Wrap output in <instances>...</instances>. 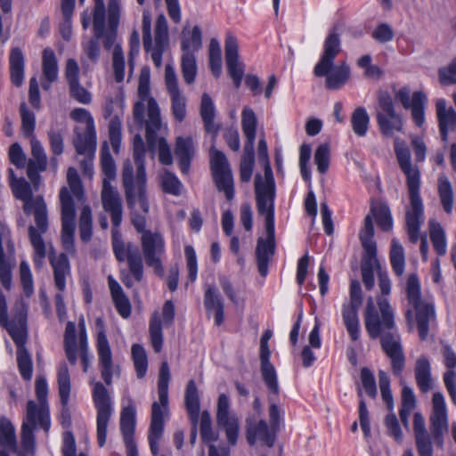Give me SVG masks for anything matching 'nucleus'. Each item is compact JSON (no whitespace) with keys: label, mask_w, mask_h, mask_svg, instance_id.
Instances as JSON below:
<instances>
[{"label":"nucleus","mask_w":456,"mask_h":456,"mask_svg":"<svg viewBox=\"0 0 456 456\" xmlns=\"http://www.w3.org/2000/svg\"><path fill=\"white\" fill-rule=\"evenodd\" d=\"M257 212L265 216V238L259 237L256 248L257 269L262 277L268 273V265L275 253L274 198L275 183L273 171L267 168L266 177L255 176Z\"/></svg>","instance_id":"nucleus-1"},{"label":"nucleus","mask_w":456,"mask_h":456,"mask_svg":"<svg viewBox=\"0 0 456 456\" xmlns=\"http://www.w3.org/2000/svg\"><path fill=\"white\" fill-rule=\"evenodd\" d=\"M395 154L398 165L406 176L410 204L406 208V228L410 240L416 243L419 239V229L424 222V205L419 195L420 173L411 163V155L406 142L399 138L394 142Z\"/></svg>","instance_id":"nucleus-2"},{"label":"nucleus","mask_w":456,"mask_h":456,"mask_svg":"<svg viewBox=\"0 0 456 456\" xmlns=\"http://www.w3.org/2000/svg\"><path fill=\"white\" fill-rule=\"evenodd\" d=\"M11 189L14 197L23 202L24 213L34 215L36 225L28 226V238L34 249V265L40 269L46 256V246L42 238L48 230L46 204L42 195L33 196L32 186L24 178H20Z\"/></svg>","instance_id":"nucleus-3"},{"label":"nucleus","mask_w":456,"mask_h":456,"mask_svg":"<svg viewBox=\"0 0 456 456\" xmlns=\"http://www.w3.org/2000/svg\"><path fill=\"white\" fill-rule=\"evenodd\" d=\"M340 52L339 35L331 31L324 41L323 53L314 68L316 77H326L325 87L330 90L340 89L350 78V67L346 62L341 61L334 67V60Z\"/></svg>","instance_id":"nucleus-4"},{"label":"nucleus","mask_w":456,"mask_h":456,"mask_svg":"<svg viewBox=\"0 0 456 456\" xmlns=\"http://www.w3.org/2000/svg\"><path fill=\"white\" fill-rule=\"evenodd\" d=\"M170 370L167 362L160 365L158 379L159 402L151 405V425L148 433V441L152 455L159 452V441L164 432V418L168 414V384Z\"/></svg>","instance_id":"nucleus-5"},{"label":"nucleus","mask_w":456,"mask_h":456,"mask_svg":"<svg viewBox=\"0 0 456 456\" xmlns=\"http://www.w3.org/2000/svg\"><path fill=\"white\" fill-rule=\"evenodd\" d=\"M127 208L131 212L132 223L135 230L143 235L146 230V215L150 205L147 195V183H134L130 171L126 170L122 183Z\"/></svg>","instance_id":"nucleus-6"},{"label":"nucleus","mask_w":456,"mask_h":456,"mask_svg":"<svg viewBox=\"0 0 456 456\" xmlns=\"http://www.w3.org/2000/svg\"><path fill=\"white\" fill-rule=\"evenodd\" d=\"M378 308H375L371 297L368 299L364 324L369 336L371 338H378L384 334L395 330V313L385 297L378 298Z\"/></svg>","instance_id":"nucleus-7"},{"label":"nucleus","mask_w":456,"mask_h":456,"mask_svg":"<svg viewBox=\"0 0 456 456\" xmlns=\"http://www.w3.org/2000/svg\"><path fill=\"white\" fill-rule=\"evenodd\" d=\"M142 41L146 52H151V60L156 67L162 64V54L168 43V26L163 14L158 16L154 29L155 45H152L151 38V17L148 11L142 14Z\"/></svg>","instance_id":"nucleus-8"},{"label":"nucleus","mask_w":456,"mask_h":456,"mask_svg":"<svg viewBox=\"0 0 456 456\" xmlns=\"http://www.w3.org/2000/svg\"><path fill=\"white\" fill-rule=\"evenodd\" d=\"M256 124V117L253 110L245 107L241 112V127L246 137V142L240 165V178L243 183L249 182L253 174Z\"/></svg>","instance_id":"nucleus-9"},{"label":"nucleus","mask_w":456,"mask_h":456,"mask_svg":"<svg viewBox=\"0 0 456 456\" xmlns=\"http://www.w3.org/2000/svg\"><path fill=\"white\" fill-rule=\"evenodd\" d=\"M92 399L96 409V435L99 447H103L107 439V428L113 413L110 390L100 381L94 382Z\"/></svg>","instance_id":"nucleus-10"},{"label":"nucleus","mask_w":456,"mask_h":456,"mask_svg":"<svg viewBox=\"0 0 456 456\" xmlns=\"http://www.w3.org/2000/svg\"><path fill=\"white\" fill-rule=\"evenodd\" d=\"M405 291L409 305L416 311L419 337L425 340L428 334L429 322L435 317L434 306L421 299L420 284L416 274L408 277Z\"/></svg>","instance_id":"nucleus-11"},{"label":"nucleus","mask_w":456,"mask_h":456,"mask_svg":"<svg viewBox=\"0 0 456 456\" xmlns=\"http://www.w3.org/2000/svg\"><path fill=\"white\" fill-rule=\"evenodd\" d=\"M70 118L77 123L74 138L77 152H92L96 149V132L92 115L86 109L77 108L70 112Z\"/></svg>","instance_id":"nucleus-12"},{"label":"nucleus","mask_w":456,"mask_h":456,"mask_svg":"<svg viewBox=\"0 0 456 456\" xmlns=\"http://www.w3.org/2000/svg\"><path fill=\"white\" fill-rule=\"evenodd\" d=\"M210 167L217 190L224 192L227 200L234 198V182L232 169L224 152L214 146L210 149Z\"/></svg>","instance_id":"nucleus-13"},{"label":"nucleus","mask_w":456,"mask_h":456,"mask_svg":"<svg viewBox=\"0 0 456 456\" xmlns=\"http://www.w3.org/2000/svg\"><path fill=\"white\" fill-rule=\"evenodd\" d=\"M112 248L114 255L118 262L128 263L129 271L137 281L143 278V265L138 248L132 243L126 244L122 240L119 230L113 227L111 231Z\"/></svg>","instance_id":"nucleus-14"},{"label":"nucleus","mask_w":456,"mask_h":456,"mask_svg":"<svg viewBox=\"0 0 456 456\" xmlns=\"http://www.w3.org/2000/svg\"><path fill=\"white\" fill-rule=\"evenodd\" d=\"M141 245L146 265L158 276L163 277L162 256L165 254V241L162 235L152 231L145 232L141 237Z\"/></svg>","instance_id":"nucleus-15"},{"label":"nucleus","mask_w":456,"mask_h":456,"mask_svg":"<svg viewBox=\"0 0 456 456\" xmlns=\"http://www.w3.org/2000/svg\"><path fill=\"white\" fill-rule=\"evenodd\" d=\"M61 211V242L64 249L69 253L75 252L74 233L76 210L72 197L67 188L60 191Z\"/></svg>","instance_id":"nucleus-16"},{"label":"nucleus","mask_w":456,"mask_h":456,"mask_svg":"<svg viewBox=\"0 0 456 456\" xmlns=\"http://www.w3.org/2000/svg\"><path fill=\"white\" fill-rule=\"evenodd\" d=\"M216 423L225 432L230 445H235L240 432V422L237 415L230 411V400L225 394H221L217 399Z\"/></svg>","instance_id":"nucleus-17"},{"label":"nucleus","mask_w":456,"mask_h":456,"mask_svg":"<svg viewBox=\"0 0 456 456\" xmlns=\"http://www.w3.org/2000/svg\"><path fill=\"white\" fill-rule=\"evenodd\" d=\"M144 102H136L134 106V118L139 126L145 123L146 139L149 144H153L156 140V133L160 129V111L157 102L150 98L147 103V119L144 120Z\"/></svg>","instance_id":"nucleus-18"},{"label":"nucleus","mask_w":456,"mask_h":456,"mask_svg":"<svg viewBox=\"0 0 456 456\" xmlns=\"http://www.w3.org/2000/svg\"><path fill=\"white\" fill-rule=\"evenodd\" d=\"M106 25V10L103 0H94L93 10V29L94 38L83 45V50L86 56L96 62L100 56L99 40L103 37V30Z\"/></svg>","instance_id":"nucleus-19"},{"label":"nucleus","mask_w":456,"mask_h":456,"mask_svg":"<svg viewBox=\"0 0 456 456\" xmlns=\"http://www.w3.org/2000/svg\"><path fill=\"white\" fill-rule=\"evenodd\" d=\"M97 352L102 379L106 386H111L113 376L118 377L120 369L118 365L113 363L111 349L103 330L98 332Z\"/></svg>","instance_id":"nucleus-20"},{"label":"nucleus","mask_w":456,"mask_h":456,"mask_svg":"<svg viewBox=\"0 0 456 456\" xmlns=\"http://www.w3.org/2000/svg\"><path fill=\"white\" fill-rule=\"evenodd\" d=\"M165 85L171 99V109L175 118L182 122L186 116V98L179 89L175 69L167 64L165 67Z\"/></svg>","instance_id":"nucleus-21"},{"label":"nucleus","mask_w":456,"mask_h":456,"mask_svg":"<svg viewBox=\"0 0 456 456\" xmlns=\"http://www.w3.org/2000/svg\"><path fill=\"white\" fill-rule=\"evenodd\" d=\"M430 429L434 438L442 443L443 436L448 432V413L444 396L441 392H436L432 397V412L430 414Z\"/></svg>","instance_id":"nucleus-22"},{"label":"nucleus","mask_w":456,"mask_h":456,"mask_svg":"<svg viewBox=\"0 0 456 456\" xmlns=\"http://www.w3.org/2000/svg\"><path fill=\"white\" fill-rule=\"evenodd\" d=\"M379 338L384 353L391 360L394 374L399 375L405 365V356L399 334L394 330Z\"/></svg>","instance_id":"nucleus-23"},{"label":"nucleus","mask_w":456,"mask_h":456,"mask_svg":"<svg viewBox=\"0 0 456 456\" xmlns=\"http://www.w3.org/2000/svg\"><path fill=\"white\" fill-rule=\"evenodd\" d=\"M31 159H28L27 175L35 191L38 190L41 183L40 172L47 168V156L44 147L37 137L30 140Z\"/></svg>","instance_id":"nucleus-24"},{"label":"nucleus","mask_w":456,"mask_h":456,"mask_svg":"<svg viewBox=\"0 0 456 456\" xmlns=\"http://www.w3.org/2000/svg\"><path fill=\"white\" fill-rule=\"evenodd\" d=\"M101 199L104 211L110 216L113 227L118 228L123 216L122 199L118 191L111 185L110 181L103 183Z\"/></svg>","instance_id":"nucleus-25"},{"label":"nucleus","mask_w":456,"mask_h":456,"mask_svg":"<svg viewBox=\"0 0 456 456\" xmlns=\"http://www.w3.org/2000/svg\"><path fill=\"white\" fill-rule=\"evenodd\" d=\"M11 320H8L7 304L4 293L0 290V326L4 328L12 337L27 330V309L20 305Z\"/></svg>","instance_id":"nucleus-26"},{"label":"nucleus","mask_w":456,"mask_h":456,"mask_svg":"<svg viewBox=\"0 0 456 456\" xmlns=\"http://www.w3.org/2000/svg\"><path fill=\"white\" fill-rule=\"evenodd\" d=\"M224 50L228 73L233 80L234 86L239 88L244 75V64L239 61V45L234 36L226 35Z\"/></svg>","instance_id":"nucleus-27"},{"label":"nucleus","mask_w":456,"mask_h":456,"mask_svg":"<svg viewBox=\"0 0 456 456\" xmlns=\"http://www.w3.org/2000/svg\"><path fill=\"white\" fill-rule=\"evenodd\" d=\"M134 159L136 165V173H134V167L129 160H126L123 165L122 169V183H124V175L126 171H130V176L134 183H147L145 165H144V142L140 134H136L133 142Z\"/></svg>","instance_id":"nucleus-28"},{"label":"nucleus","mask_w":456,"mask_h":456,"mask_svg":"<svg viewBox=\"0 0 456 456\" xmlns=\"http://www.w3.org/2000/svg\"><path fill=\"white\" fill-rule=\"evenodd\" d=\"M276 429L268 427L265 420L261 419L256 422H247V441L253 445L256 442L268 447H273L276 439Z\"/></svg>","instance_id":"nucleus-29"},{"label":"nucleus","mask_w":456,"mask_h":456,"mask_svg":"<svg viewBox=\"0 0 456 456\" xmlns=\"http://www.w3.org/2000/svg\"><path fill=\"white\" fill-rule=\"evenodd\" d=\"M17 346V365L24 380H30L33 372V362L30 354L26 348L27 330L11 337Z\"/></svg>","instance_id":"nucleus-30"},{"label":"nucleus","mask_w":456,"mask_h":456,"mask_svg":"<svg viewBox=\"0 0 456 456\" xmlns=\"http://www.w3.org/2000/svg\"><path fill=\"white\" fill-rule=\"evenodd\" d=\"M22 424H28L34 428H40L48 432L51 426L49 406L29 400L27 403L26 416Z\"/></svg>","instance_id":"nucleus-31"},{"label":"nucleus","mask_w":456,"mask_h":456,"mask_svg":"<svg viewBox=\"0 0 456 456\" xmlns=\"http://www.w3.org/2000/svg\"><path fill=\"white\" fill-rule=\"evenodd\" d=\"M6 231V227L0 224V282L3 287L10 290L12 288V267L13 264L10 260V256L14 253V246L12 243L7 244V250L9 256H7L4 251L3 247V236L4 235Z\"/></svg>","instance_id":"nucleus-32"},{"label":"nucleus","mask_w":456,"mask_h":456,"mask_svg":"<svg viewBox=\"0 0 456 456\" xmlns=\"http://www.w3.org/2000/svg\"><path fill=\"white\" fill-rule=\"evenodd\" d=\"M195 154V144L191 137L179 136L175 141V157L182 174L187 175Z\"/></svg>","instance_id":"nucleus-33"},{"label":"nucleus","mask_w":456,"mask_h":456,"mask_svg":"<svg viewBox=\"0 0 456 456\" xmlns=\"http://www.w3.org/2000/svg\"><path fill=\"white\" fill-rule=\"evenodd\" d=\"M121 13V4L119 0H110L108 3V29L103 30V45L106 49H110L117 37V29L119 24Z\"/></svg>","instance_id":"nucleus-34"},{"label":"nucleus","mask_w":456,"mask_h":456,"mask_svg":"<svg viewBox=\"0 0 456 456\" xmlns=\"http://www.w3.org/2000/svg\"><path fill=\"white\" fill-rule=\"evenodd\" d=\"M436 115L439 122V130L443 142L448 140L449 128L454 127L456 125V111L452 108H446V102L439 99L436 104Z\"/></svg>","instance_id":"nucleus-35"},{"label":"nucleus","mask_w":456,"mask_h":456,"mask_svg":"<svg viewBox=\"0 0 456 456\" xmlns=\"http://www.w3.org/2000/svg\"><path fill=\"white\" fill-rule=\"evenodd\" d=\"M215 110V105L211 97L208 94L204 93L201 96L200 116L206 131L213 134V141H215L220 129V126L216 124L214 121Z\"/></svg>","instance_id":"nucleus-36"},{"label":"nucleus","mask_w":456,"mask_h":456,"mask_svg":"<svg viewBox=\"0 0 456 456\" xmlns=\"http://www.w3.org/2000/svg\"><path fill=\"white\" fill-rule=\"evenodd\" d=\"M202 46V33L199 26L191 29L185 26L181 33V49L183 53H193Z\"/></svg>","instance_id":"nucleus-37"},{"label":"nucleus","mask_w":456,"mask_h":456,"mask_svg":"<svg viewBox=\"0 0 456 456\" xmlns=\"http://www.w3.org/2000/svg\"><path fill=\"white\" fill-rule=\"evenodd\" d=\"M414 372L416 382L420 391L427 393L431 390L433 387L431 365L428 357L421 355L417 359Z\"/></svg>","instance_id":"nucleus-38"},{"label":"nucleus","mask_w":456,"mask_h":456,"mask_svg":"<svg viewBox=\"0 0 456 456\" xmlns=\"http://www.w3.org/2000/svg\"><path fill=\"white\" fill-rule=\"evenodd\" d=\"M108 283L112 300L118 314L122 317L127 318L131 314V305L128 298L124 294L121 286L111 275L108 277Z\"/></svg>","instance_id":"nucleus-39"},{"label":"nucleus","mask_w":456,"mask_h":456,"mask_svg":"<svg viewBox=\"0 0 456 456\" xmlns=\"http://www.w3.org/2000/svg\"><path fill=\"white\" fill-rule=\"evenodd\" d=\"M50 263L54 273V283L60 291H63L66 287V277L69 273V263L65 254L59 256H50Z\"/></svg>","instance_id":"nucleus-40"},{"label":"nucleus","mask_w":456,"mask_h":456,"mask_svg":"<svg viewBox=\"0 0 456 456\" xmlns=\"http://www.w3.org/2000/svg\"><path fill=\"white\" fill-rule=\"evenodd\" d=\"M136 424V410L134 405L124 407L120 413V431L123 441H134Z\"/></svg>","instance_id":"nucleus-41"},{"label":"nucleus","mask_w":456,"mask_h":456,"mask_svg":"<svg viewBox=\"0 0 456 456\" xmlns=\"http://www.w3.org/2000/svg\"><path fill=\"white\" fill-rule=\"evenodd\" d=\"M377 123L381 134L385 136H392L395 131L402 132L403 127V118L397 113L394 115L378 113Z\"/></svg>","instance_id":"nucleus-42"},{"label":"nucleus","mask_w":456,"mask_h":456,"mask_svg":"<svg viewBox=\"0 0 456 456\" xmlns=\"http://www.w3.org/2000/svg\"><path fill=\"white\" fill-rule=\"evenodd\" d=\"M11 80L16 86H21L24 78V55L20 48H13L11 51L10 58Z\"/></svg>","instance_id":"nucleus-43"},{"label":"nucleus","mask_w":456,"mask_h":456,"mask_svg":"<svg viewBox=\"0 0 456 456\" xmlns=\"http://www.w3.org/2000/svg\"><path fill=\"white\" fill-rule=\"evenodd\" d=\"M185 407L192 423L197 424L200 414V397L194 380H190L185 391Z\"/></svg>","instance_id":"nucleus-44"},{"label":"nucleus","mask_w":456,"mask_h":456,"mask_svg":"<svg viewBox=\"0 0 456 456\" xmlns=\"http://www.w3.org/2000/svg\"><path fill=\"white\" fill-rule=\"evenodd\" d=\"M57 383L61 405L67 407L70 395L71 384L69 368L64 362H61L57 368Z\"/></svg>","instance_id":"nucleus-45"},{"label":"nucleus","mask_w":456,"mask_h":456,"mask_svg":"<svg viewBox=\"0 0 456 456\" xmlns=\"http://www.w3.org/2000/svg\"><path fill=\"white\" fill-rule=\"evenodd\" d=\"M360 305H344L343 306V321L346 330L354 341L358 340L360 337L359 319L357 310Z\"/></svg>","instance_id":"nucleus-46"},{"label":"nucleus","mask_w":456,"mask_h":456,"mask_svg":"<svg viewBox=\"0 0 456 456\" xmlns=\"http://www.w3.org/2000/svg\"><path fill=\"white\" fill-rule=\"evenodd\" d=\"M43 75L49 83L57 80L59 75L58 61L54 52L51 48H45L42 56Z\"/></svg>","instance_id":"nucleus-47"},{"label":"nucleus","mask_w":456,"mask_h":456,"mask_svg":"<svg viewBox=\"0 0 456 456\" xmlns=\"http://www.w3.org/2000/svg\"><path fill=\"white\" fill-rule=\"evenodd\" d=\"M350 123L353 132L359 137L367 134L370 126V116L364 107H357L352 113Z\"/></svg>","instance_id":"nucleus-48"},{"label":"nucleus","mask_w":456,"mask_h":456,"mask_svg":"<svg viewBox=\"0 0 456 456\" xmlns=\"http://www.w3.org/2000/svg\"><path fill=\"white\" fill-rule=\"evenodd\" d=\"M377 253L372 255L364 254L362 260L361 271L362 276V282L368 290L374 287V274L373 271L379 267V261L377 259Z\"/></svg>","instance_id":"nucleus-49"},{"label":"nucleus","mask_w":456,"mask_h":456,"mask_svg":"<svg viewBox=\"0 0 456 456\" xmlns=\"http://www.w3.org/2000/svg\"><path fill=\"white\" fill-rule=\"evenodd\" d=\"M438 194L444 210L451 214L453 209L454 195L451 182L446 176L438 178Z\"/></svg>","instance_id":"nucleus-50"},{"label":"nucleus","mask_w":456,"mask_h":456,"mask_svg":"<svg viewBox=\"0 0 456 456\" xmlns=\"http://www.w3.org/2000/svg\"><path fill=\"white\" fill-rule=\"evenodd\" d=\"M374 235L373 221L370 215L364 218V225L360 232V240L364 249V254L372 255L377 253V247L375 241L372 240Z\"/></svg>","instance_id":"nucleus-51"},{"label":"nucleus","mask_w":456,"mask_h":456,"mask_svg":"<svg viewBox=\"0 0 456 456\" xmlns=\"http://www.w3.org/2000/svg\"><path fill=\"white\" fill-rule=\"evenodd\" d=\"M0 445L16 451L17 440L14 426L6 419H0Z\"/></svg>","instance_id":"nucleus-52"},{"label":"nucleus","mask_w":456,"mask_h":456,"mask_svg":"<svg viewBox=\"0 0 456 456\" xmlns=\"http://www.w3.org/2000/svg\"><path fill=\"white\" fill-rule=\"evenodd\" d=\"M78 229L81 240L88 242L93 236L92 210L88 205H85L81 209L78 220Z\"/></svg>","instance_id":"nucleus-53"},{"label":"nucleus","mask_w":456,"mask_h":456,"mask_svg":"<svg viewBox=\"0 0 456 456\" xmlns=\"http://www.w3.org/2000/svg\"><path fill=\"white\" fill-rule=\"evenodd\" d=\"M260 371L262 379L270 392L269 395L278 397L280 387L274 366L272 363L260 364Z\"/></svg>","instance_id":"nucleus-54"},{"label":"nucleus","mask_w":456,"mask_h":456,"mask_svg":"<svg viewBox=\"0 0 456 456\" xmlns=\"http://www.w3.org/2000/svg\"><path fill=\"white\" fill-rule=\"evenodd\" d=\"M430 239L437 255L444 256L446 253V239L441 224L436 221L429 222Z\"/></svg>","instance_id":"nucleus-55"},{"label":"nucleus","mask_w":456,"mask_h":456,"mask_svg":"<svg viewBox=\"0 0 456 456\" xmlns=\"http://www.w3.org/2000/svg\"><path fill=\"white\" fill-rule=\"evenodd\" d=\"M390 262L395 273L398 276L403 275L405 265L404 251L403 246L396 239L392 240Z\"/></svg>","instance_id":"nucleus-56"},{"label":"nucleus","mask_w":456,"mask_h":456,"mask_svg":"<svg viewBox=\"0 0 456 456\" xmlns=\"http://www.w3.org/2000/svg\"><path fill=\"white\" fill-rule=\"evenodd\" d=\"M181 70L186 84L194 83L197 75V63L193 53H182Z\"/></svg>","instance_id":"nucleus-57"},{"label":"nucleus","mask_w":456,"mask_h":456,"mask_svg":"<svg viewBox=\"0 0 456 456\" xmlns=\"http://www.w3.org/2000/svg\"><path fill=\"white\" fill-rule=\"evenodd\" d=\"M371 215L375 217L377 224L383 231H388L392 228V217L390 209L386 204H376L371 207Z\"/></svg>","instance_id":"nucleus-58"},{"label":"nucleus","mask_w":456,"mask_h":456,"mask_svg":"<svg viewBox=\"0 0 456 456\" xmlns=\"http://www.w3.org/2000/svg\"><path fill=\"white\" fill-rule=\"evenodd\" d=\"M426 102L427 96L424 93L420 91L413 93V105L409 110H411L412 119L419 127H421L425 122L424 108Z\"/></svg>","instance_id":"nucleus-59"},{"label":"nucleus","mask_w":456,"mask_h":456,"mask_svg":"<svg viewBox=\"0 0 456 456\" xmlns=\"http://www.w3.org/2000/svg\"><path fill=\"white\" fill-rule=\"evenodd\" d=\"M131 351L136 376L138 379H142L146 375L148 369L146 352L144 348L138 344L133 345Z\"/></svg>","instance_id":"nucleus-60"},{"label":"nucleus","mask_w":456,"mask_h":456,"mask_svg":"<svg viewBox=\"0 0 456 456\" xmlns=\"http://www.w3.org/2000/svg\"><path fill=\"white\" fill-rule=\"evenodd\" d=\"M101 166L104 175L102 183L106 181L110 182L114 180L116 177V166L107 144H104L101 149Z\"/></svg>","instance_id":"nucleus-61"},{"label":"nucleus","mask_w":456,"mask_h":456,"mask_svg":"<svg viewBox=\"0 0 456 456\" xmlns=\"http://www.w3.org/2000/svg\"><path fill=\"white\" fill-rule=\"evenodd\" d=\"M150 337L151 344L153 350L156 353H159L162 350L163 346V334L161 328L160 317L158 314H155L150 322Z\"/></svg>","instance_id":"nucleus-62"},{"label":"nucleus","mask_w":456,"mask_h":456,"mask_svg":"<svg viewBox=\"0 0 456 456\" xmlns=\"http://www.w3.org/2000/svg\"><path fill=\"white\" fill-rule=\"evenodd\" d=\"M209 67L213 75L218 77L222 71V55L220 45L215 38L209 43Z\"/></svg>","instance_id":"nucleus-63"},{"label":"nucleus","mask_w":456,"mask_h":456,"mask_svg":"<svg viewBox=\"0 0 456 456\" xmlns=\"http://www.w3.org/2000/svg\"><path fill=\"white\" fill-rule=\"evenodd\" d=\"M47 135L53 155H61L64 151V130L62 128H56L52 126L47 133Z\"/></svg>","instance_id":"nucleus-64"}]
</instances>
